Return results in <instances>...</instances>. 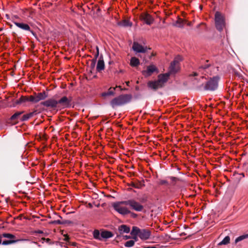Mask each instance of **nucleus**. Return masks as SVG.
Returning a JSON list of instances; mask_svg holds the SVG:
<instances>
[{"label":"nucleus","instance_id":"nucleus-1","mask_svg":"<svg viewBox=\"0 0 248 248\" xmlns=\"http://www.w3.org/2000/svg\"><path fill=\"white\" fill-rule=\"evenodd\" d=\"M170 75V73L159 74L157 77V80H150L147 82L148 88L154 92H156L158 89L163 88L168 81Z\"/></svg>","mask_w":248,"mask_h":248},{"label":"nucleus","instance_id":"nucleus-2","mask_svg":"<svg viewBox=\"0 0 248 248\" xmlns=\"http://www.w3.org/2000/svg\"><path fill=\"white\" fill-rule=\"evenodd\" d=\"M132 99V95L131 94H122L112 99L110 104L113 108H115L116 107L129 103Z\"/></svg>","mask_w":248,"mask_h":248},{"label":"nucleus","instance_id":"nucleus-3","mask_svg":"<svg viewBox=\"0 0 248 248\" xmlns=\"http://www.w3.org/2000/svg\"><path fill=\"white\" fill-rule=\"evenodd\" d=\"M93 235L95 240L100 241H106L107 239L112 237L114 234L112 232L105 229L100 230L95 229L93 232Z\"/></svg>","mask_w":248,"mask_h":248},{"label":"nucleus","instance_id":"nucleus-4","mask_svg":"<svg viewBox=\"0 0 248 248\" xmlns=\"http://www.w3.org/2000/svg\"><path fill=\"white\" fill-rule=\"evenodd\" d=\"M218 76H214L207 81L205 84L203 89L205 91H214L217 89L218 81L220 80Z\"/></svg>","mask_w":248,"mask_h":248},{"label":"nucleus","instance_id":"nucleus-5","mask_svg":"<svg viewBox=\"0 0 248 248\" xmlns=\"http://www.w3.org/2000/svg\"><path fill=\"white\" fill-rule=\"evenodd\" d=\"M123 203L125 206H128L131 209L137 212H141L144 209V206L134 199L124 201Z\"/></svg>","mask_w":248,"mask_h":248},{"label":"nucleus","instance_id":"nucleus-6","mask_svg":"<svg viewBox=\"0 0 248 248\" xmlns=\"http://www.w3.org/2000/svg\"><path fill=\"white\" fill-rule=\"evenodd\" d=\"M123 202L124 201L114 202L112 204V207L119 214L125 216L130 213V210L126 207L123 206L125 205Z\"/></svg>","mask_w":248,"mask_h":248},{"label":"nucleus","instance_id":"nucleus-7","mask_svg":"<svg viewBox=\"0 0 248 248\" xmlns=\"http://www.w3.org/2000/svg\"><path fill=\"white\" fill-rule=\"evenodd\" d=\"M215 19L217 29L221 31L225 27V21L223 16L219 12H217L215 14Z\"/></svg>","mask_w":248,"mask_h":248},{"label":"nucleus","instance_id":"nucleus-8","mask_svg":"<svg viewBox=\"0 0 248 248\" xmlns=\"http://www.w3.org/2000/svg\"><path fill=\"white\" fill-rule=\"evenodd\" d=\"M12 22L19 28L25 31H29L31 32L35 38H37L36 34L31 30L29 25L26 23L23 22H18L14 20V18L12 19Z\"/></svg>","mask_w":248,"mask_h":248},{"label":"nucleus","instance_id":"nucleus-9","mask_svg":"<svg viewBox=\"0 0 248 248\" xmlns=\"http://www.w3.org/2000/svg\"><path fill=\"white\" fill-rule=\"evenodd\" d=\"M71 99L64 96L57 101L58 108H68L71 105Z\"/></svg>","mask_w":248,"mask_h":248},{"label":"nucleus","instance_id":"nucleus-10","mask_svg":"<svg viewBox=\"0 0 248 248\" xmlns=\"http://www.w3.org/2000/svg\"><path fill=\"white\" fill-rule=\"evenodd\" d=\"M40 104L53 109H55L57 108H58L57 100L53 98H50L42 102Z\"/></svg>","mask_w":248,"mask_h":248},{"label":"nucleus","instance_id":"nucleus-11","mask_svg":"<svg viewBox=\"0 0 248 248\" xmlns=\"http://www.w3.org/2000/svg\"><path fill=\"white\" fill-rule=\"evenodd\" d=\"M181 61V57L180 56H177L175 58L170 66V73H175L178 71V63Z\"/></svg>","mask_w":248,"mask_h":248},{"label":"nucleus","instance_id":"nucleus-12","mask_svg":"<svg viewBox=\"0 0 248 248\" xmlns=\"http://www.w3.org/2000/svg\"><path fill=\"white\" fill-rule=\"evenodd\" d=\"M132 49L137 53H145L147 49H150L151 48L147 46H143L137 42H134Z\"/></svg>","mask_w":248,"mask_h":248},{"label":"nucleus","instance_id":"nucleus-13","mask_svg":"<svg viewBox=\"0 0 248 248\" xmlns=\"http://www.w3.org/2000/svg\"><path fill=\"white\" fill-rule=\"evenodd\" d=\"M24 111H17L8 120V123L12 125H15L18 123V119H20V116Z\"/></svg>","mask_w":248,"mask_h":248},{"label":"nucleus","instance_id":"nucleus-14","mask_svg":"<svg viewBox=\"0 0 248 248\" xmlns=\"http://www.w3.org/2000/svg\"><path fill=\"white\" fill-rule=\"evenodd\" d=\"M141 20L144 21L147 25H151L154 22L153 17L147 13H142L140 16Z\"/></svg>","mask_w":248,"mask_h":248},{"label":"nucleus","instance_id":"nucleus-15","mask_svg":"<svg viewBox=\"0 0 248 248\" xmlns=\"http://www.w3.org/2000/svg\"><path fill=\"white\" fill-rule=\"evenodd\" d=\"M155 72H158V69L154 65H150L147 66L146 70L142 71V74L145 77H149Z\"/></svg>","mask_w":248,"mask_h":248},{"label":"nucleus","instance_id":"nucleus-16","mask_svg":"<svg viewBox=\"0 0 248 248\" xmlns=\"http://www.w3.org/2000/svg\"><path fill=\"white\" fill-rule=\"evenodd\" d=\"M24 168V163L21 161H18L14 163L11 166V169L15 172H19Z\"/></svg>","mask_w":248,"mask_h":248},{"label":"nucleus","instance_id":"nucleus-17","mask_svg":"<svg viewBox=\"0 0 248 248\" xmlns=\"http://www.w3.org/2000/svg\"><path fill=\"white\" fill-rule=\"evenodd\" d=\"M151 235V232L147 229H141L139 237L142 240L148 239Z\"/></svg>","mask_w":248,"mask_h":248},{"label":"nucleus","instance_id":"nucleus-18","mask_svg":"<svg viewBox=\"0 0 248 248\" xmlns=\"http://www.w3.org/2000/svg\"><path fill=\"white\" fill-rule=\"evenodd\" d=\"M34 94L35 97L36 103L39 102L41 100H44L48 97V95L45 91H43L39 93H34Z\"/></svg>","mask_w":248,"mask_h":248},{"label":"nucleus","instance_id":"nucleus-19","mask_svg":"<svg viewBox=\"0 0 248 248\" xmlns=\"http://www.w3.org/2000/svg\"><path fill=\"white\" fill-rule=\"evenodd\" d=\"M105 68V63L103 60V56L101 55L97 62L96 66V71L98 72H101Z\"/></svg>","mask_w":248,"mask_h":248},{"label":"nucleus","instance_id":"nucleus-20","mask_svg":"<svg viewBox=\"0 0 248 248\" xmlns=\"http://www.w3.org/2000/svg\"><path fill=\"white\" fill-rule=\"evenodd\" d=\"M186 22H187L186 20L183 19L180 17H178L177 20L176 21V22L174 23H173V25L176 27L182 28L184 27V25L185 24V23H186Z\"/></svg>","mask_w":248,"mask_h":248},{"label":"nucleus","instance_id":"nucleus-21","mask_svg":"<svg viewBox=\"0 0 248 248\" xmlns=\"http://www.w3.org/2000/svg\"><path fill=\"white\" fill-rule=\"evenodd\" d=\"M131 186L138 189H140L145 186L144 180L141 181H138L137 182H131L130 184Z\"/></svg>","mask_w":248,"mask_h":248},{"label":"nucleus","instance_id":"nucleus-22","mask_svg":"<svg viewBox=\"0 0 248 248\" xmlns=\"http://www.w3.org/2000/svg\"><path fill=\"white\" fill-rule=\"evenodd\" d=\"M118 25L123 27H131L132 23L127 19H124L118 23Z\"/></svg>","mask_w":248,"mask_h":248},{"label":"nucleus","instance_id":"nucleus-23","mask_svg":"<svg viewBox=\"0 0 248 248\" xmlns=\"http://www.w3.org/2000/svg\"><path fill=\"white\" fill-rule=\"evenodd\" d=\"M120 234L123 233H128L130 232V228L126 225H121L118 228Z\"/></svg>","mask_w":248,"mask_h":248},{"label":"nucleus","instance_id":"nucleus-24","mask_svg":"<svg viewBox=\"0 0 248 248\" xmlns=\"http://www.w3.org/2000/svg\"><path fill=\"white\" fill-rule=\"evenodd\" d=\"M23 239H9V240H5L3 241H2V245H8L13 244L16 243L18 242L23 241Z\"/></svg>","mask_w":248,"mask_h":248},{"label":"nucleus","instance_id":"nucleus-25","mask_svg":"<svg viewBox=\"0 0 248 248\" xmlns=\"http://www.w3.org/2000/svg\"><path fill=\"white\" fill-rule=\"evenodd\" d=\"M130 64L132 67H137L140 64V61L136 57H132L130 60Z\"/></svg>","mask_w":248,"mask_h":248},{"label":"nucleus","instance_id":"nucleus-26","mask_svg":"<svg viewBox=\"0 0 248 248\" xmlns=\"http://www.w3.org/2000/svg\"><path fill=\"white\" fill-rule=\"evenodd\" d=\"M115 90V88L110 87L108 92H104L102 93V96L105 97L108 95H114V91Z\"/></svg>","mask_w":248,"mask_h":248},{"label":"nucleus","instance_id":"nucleus-27","mask_svg":"<svg viewBox=\"0 0 248 248\" xmlns=\"http://www.w3.org/2000/svg\"><path fill=\"white\" fill-rule=\"evenodd\" d=\"M2 238L3 237L8 238L9 239H16V237L13 234L9 233H3L2 234H0Z\"/></svg>","mask_w":248,"mask_h":248},{"label":"nucleus","instance_id":"nucleus-28","mask_svg":"<svg viewBox=\"0 0 248 248\" xmlns=\"http://www.w3.org/2000/svg\"><path fill=\"white\" fill-rule=\"evenodd\" d=\"M141 229H139L138 227L136 226H133L132 227V231L131 232V234L132 235H139Z\"/></svg>","mask_w":248,"mask_h":248},{"label":"nucleus","instance_id":"nucleus-29","mask_svg":"<svg viewBox=\"0 0 248 248\" xmlns=\"http://www.w3.org/2000/svg\"><path fill=\"white\" fill-rule=\"evenodd\" d=\"M28 101V96H21L16 102V104H19Z\"/></svg>","mask_w":248,"mask_h":248},{"label":"nucleus","instance_id":"nucleus-30","mask_svg":"<svg viewBox=\"0 0 248 248\" xmlns=\"http://www.w3.org/2000/svg\"><path fill=\"white\" fill-rule=\"evenodd\" d=\"M230 238L226 236L219 244V245H227L230 243Z\"/></svg>","mask_w":248,"mask_h":248},{"label":"nucleus","instance_id":"nucleus-31","mask_svg":"<svg viewBox=\"0 0 248 248\" xmlns=\"http://www.w3.org/2000/svg\"><path fill=\"white\" fill-rule=\"evenodd\" d=\"M248 238V234H244L237 237L235 240V243H237L245 239Z\"/></svg>","mask_w":248,"mask_h":248},{"label":"nucleus","instance_id":"nucleus-32","mask_svg":"<svg viewBox=\"0 0 248 248\" xmlns=\"http://www.w3.org/2000/svg\"><path fill=\"white\" fill-rule=\"evenodd\" d=\"M43 110V109H41V108L37 109V108H34L33 109V110L32 112H30V114L31 115V116L32 117L33 116L41 113Z\"/></svg>","mask_w":248,"mask_h":248},{"label":"nucleus","instance_id":"nucleus-33","mask_svg":"<svg viewBox=\"0 0 248 248\" xmlns=\"http://www.w3.org/2000/svg\"><path fill=\"white\" fill-rule=\"evenodd\" d=\"M43 110V109H41V108L37 109V108H34L33 109V110L32 112H30V114L31 115V116L32 117L33 116L41 113Z\"/></svg>","mask_w":248,"mask_h":248},{"label":"nucleus","instance_id":"nucleus-34","mask_svg":"<svg viewBox=\"0 0 248 248\" xmlns=\"http://www.w3.org/2000/svg\"><path fill=\"white\" fill-rule=\"evenodd\" d=\"M43 110V109H41V108L37 109V108H34L33 109V110L32 112H30V114L31 115V116L32 117L33 116L41 113Z\"/></svg>","mask_w":248,"mask_h":248},{"label":"nucleus","instance_id":"nucleus-35","mask_svg":"<svg viewBox=\"0 0 248 248\" xmlns=\"http://www.w3.org/2000/svg\"><path fill=\"white\" fill-rule=\"evenodd\" d=\"M135 243V241H134V240H130L126 241L124 243V245L126 247L130 248L133 247Z\"/></svg>","mask_w":248,"mask_h":248},{"label":"nucleus","instance_id":"nucleus-36","mask_svg":"<svg viewBox=\"0 0 248 248\" xmlns=\"http://www.w3.org/2000/svg\"><path fill=\"white\" fill-rule=\"evenodd\" d=\"M31 115L30 114V113L23 115L20 118V121L22 122L27 121L30 118H31Z\"/></svg>","mask_w":248,"mask_h":248},{"label":"nucleus","instance_id":"nucleus-37","mask_svg":"<svg viewBox=\"0 0 248 248\" xmlns=\"http://www.w3.org/2000/svg\"><path fill=\"white\" fill-rule=\"evenodd\" d=\"M211 66L210 64H205L203 65L200 66L198 68V70L199 72L202 71V70H206Z\"/></svg>","mask_w":248,"mask_h":248},{"label":"nucleus","instance_id":"nucleus-38","mask_svg":"<svg viewBox=\"0 0 248 248\" xmlns=\"http://www.w3.org/2000/svg\"><path fill=\"white\" fill-rule=\"evenodd\" d=\"M28 101H30L33 103H36L35 97L34 94L33 95L28 96Z\"/></svg>","mask_w":248,"mask_h":248},{"label":"nucleus","instance_id":"nucleus-39","mask_svg":"<svg viewBox=\"0 0 248 248\" xmlns=\"http://www.w3.org/2000/svg\"><path fill=\"white\" fill-rule=\"evenodd\" d=\"M71 224H73V222L70 221V220H62V225H65V224H67V225H70Z\"/></svg>","mask_w":248,"mask_h":248},{"label":"nucleus","instance_id":"nucleus-40","mask_svg":"<svg viewBox=\"0 0 248 248\" xmlns=\"http://www.w3.org/2000/svg\"><path fill=\"white\" fill-rule=\"evenodd\" d=\"M63 236H64V238L63 239V240L67 242L69 244H70V242H69L70 238H69V236L68 235V234H64Z\"/></svg>","mask_w":248,"mask_h":248},{"label":"nucleus","instance_id":"nucleus-41","mask_svg":"<svg viewBox=\"0 0 248 248\" xmlns=\"http://www.w3.org/2000/svg\"><path fill=\"white\" fill-rule=\"evenodd\" d=\"M95 63L91 62L90 68H91L90 72L92 73L93 71L94 70L95 66Z\"/></svg>","mask_w":248,"mask_h":248},{"label":"nucleus","instance_id":"nucleus-42","mask_svg":"<svg viewBox=\"0 0 248 248\" xmlns=\"http://www.w3.org/2000/svg\"><path fill=\"white\" fill-rule=\"evenodd\" d=\"M159 184L160 185H169V183H168V182L165 180H162L160 181V183Z\"/></svg>","mask_w":248,"mask_h":248},{"label":"nucleus","instance_id":"nucleus-43","mask_svg":"<svg viewBox=\"0 0 248 248\" xmlns=\"http://www.w3.org/2000/svg\"><path fill=\"white\" fill-rule=\"evenodd\" d=\"M169 178L173 182H175L179 180V178L173 176H170L169 177Z\"/></svg>","mask_w":248,"mask_h":248},{"label":"nucleus","instance_id":"nucleus-44","mask_svg":"<svg viewBox=\"0 0 248 248\" xmlns=\"http://www.w3.org/2000/svg\"><path fill=\"white\" fill-rule=\"evenodd\" d=\"M131 215V217L133 218H136L138 217V215L136 213H134L133 212H131L130 211V213H129Z\"/></svg>","mask_w":248,"mask_h":248},{"label":"nucleus","instance_id":"nucleus-45","mask_svg":"<svg viewBox=\"0 0 248 248\" xmlns=\"http://www.w3.org/2000/svg\"><path fill=\"white\" fill-rule=\"evenodd\" d=\"M96 53L94 55V58H97V57L99 56V48L98 46H96Z\"/></svg>","mask_w":248,"mask_h":248},{"label":"nucleus","instance_id":"nucleus-46","mask_svg":"<svg viewBox=\"0 0 248 248\" xmlns=\"http://www.w3.org/2000/svg\"><path fill=\"white\" fill-rule=\"evenodd\" d=\"M56 221L57 224H62V220L61 221L60 220H56Z\"/></svg>","mask_w":248,"mask_h":248},{"label":"nucleus","instance_id":"nucleus-47","mask_svg":"<svg viewBox=\"0 0 248 248\" xmlns=\"http://www.w3.org/2000/svg\"><path fill=\"white\" fill-rule=\"evenodd\" d=\"M46 243H47L48 244H51V240L49 239V238H46V241H45Z\"/></svg>","mask_w":248,"mask_h":248},{"label":"nucleus","instance_id":"nucleus-48","mask_svg":"<svg viewBox=\"0 0 248 248\" xmlns=\"http://www.w3.org/2000/svg\"><path fill=\"white\" fill-rule=\"evenodd\" d=\"M97 58H94L93 59L91 60V62L94 63L96 64Z\"/></svg>","mask_w":248,"mask_h":248},{"label":"nucleus","instance_id":"nucleus-49","mask_svg":"<svg viewBox=\"0 0 248 248\" xmlns=\"http://www.w3.org/2000/svg\"><path fill=\"white\" fill-rule=\"evenodd\" d=\"M143 248H157L155 246H147V247H144Z\"/></svg>","mask_w":248,"mask_h":248},{"label":"nucleus","instance_id":"nucleus-50","mask_svg":"<svg viewBox=\"0 0 248 248\" xmlns=\"http://www.w3.org/2000/svg\"><path fill=\"white\" fill-rule=\"evenodd\" d=\"M198 73L197 72H194L191 75V76H198Z\"/></svg>","mask_w":248,"mask_h":248},{"label":"nucleus","instance_id":"nucleus-51","mask_svg":"<svg viewBox=\"0 0 248 248\" xmlns=\"http://www.w3.org/2000/svg\"><path fill=\"white\" fill-rule=\"evenodd\" d=\"M137 236L138 235H134L133 237V239L134 241H137L138 240V237H137Z\"/></svg>","mask_w":248,"mask_h":248},{"label":"nucleus","instance_id":"nucleus-52","mask_svg":"<svg viewBox=\"0 0 248 248\" xmlns=\"http://www.w3.org/2000/svg\"><path fill=\"white\" fill-rule=\"evenodd\" d=\"M186 24H187V25L188 26H191L192 25L191 22H188L187 21V22H186Z\"/></svg>","mask_w":248,"mask_h":248},{"label":"nucleus","instance_id":"nucleus-53","mask_svg":"<svg viewBox=\"0 0 248 248\" xmlns=\"http://www.w3.org/2000/svg\"><path fill=\"white\" fill-rule=\"evenodd\" d=\"M56 220H54V221H52L50 222V224H57L56 223Z\"/></svg>","mask_w":248,"mask_h":248},{"label":"nucleus","instance_id":"nucleus-54","mask_svg":"<svg viewBox=\"0 0 248 248\" xmlns=\"http://www.w3.org/2000/svg\"><path fill=\"white\" fill-rule=\"evenodd\" d=\"M36 233H43V232L42 231H41V230H38L36 232Z\"/></svg>","mask_w":248,"mask_h":248},{"label":"nucleus","instance_id":"nucleus-55","mask_svg":"<svg viewBox=\"0 0 248 248\" xmlns=\"http://www.w3.org/2000/svg\"><path fill=\"white\" fill-rule=\"evenodd\" d=\"M155 53L152 52L150 58L151 59L152 57L155 56Z\"/></svg>","mask_w":248,"mask_h":248},{"label":"nucleus","instance_id":"nucleus-56","mask_svg":"<svg viewBox=\"0 0 248 248\" xmlns=\"http://www.w3.org/2000/svg\"><path fill=\"white\" fill-rule=\"evenodd\" d=\"M124 237H125V239H127L130 238V236L125 235V236H124Z\"/></svg>","mask_w":248,"mask_h":248},{"label":"nucleus","instance_id":"nucleus-57","mask_svg":"<svg viewBox=\"0 0 248 248\" xmlns=\"http://www.w3.org/2000/svg\"><path fill=\"white\" fill-rule=\"evenodd\" d=\"M2 244V237L1 235L0 234V245Z\"/></svg>","mask_w":248,"mask_h":248},{"label":"nucleus","instance_id":"nucleus-58","mask_svg":"<svg viewBox=\"0 0 248 248\" xmlns=\"http://www.w3.org/2000/svg\"><path fill=\"white\" fill-rule=\"evenodd\" d=\"M7 24L9 26V27H10V28H12L13 25H12L11 24H10V23H7Z\"/></svg>","mask_w":248,"mask_h":248},{"label":"nucleus","instance_id":"nucleus-59","mask_svg":"<svg viewBox=\"0 0 248 248\" xmlns=\"http://www.w3.org/2000/svg\"><path fill=\"white\" fill-rule=\"evenodd\" d=\"M71 245H72V246H76V245H77V243H75V242H74V243H72L71 244Z\"/></svg>","mask_w":248,"mask_h":248},{"label":"nucleus","instance_id":"nucleus-60","mask_svg":"<svg viewBox=\"0 0 248 248\" xmlns=\"http://www.w3.org/2000/svg\"><path fill=\"white\" fill-rule=\"evenodd\" d=\"M135 89L136 91H139L140 90L139 86H136Z\"/></svg>","mask_w":248,"mask_h":248},{"label":"nucleus","instance_id":"nucleus-61","mask_svg":"<svg viewBox=\"0 0 248 248\" xmlns=\"http://www.w3.org/2000/svg\"><path fill=\"white\" fill-rule=\"evenodd\" d=\"M125 83H126V85H127V86H129V83H130V82H129V81H126Z\"/></svg>","mask_w":248,"mask_h":248},{"label":"nucleus","instance_id":"nucleus-62","mask_svg":"<svg viewBox=\"0 0 248 248\" xmlns=\"http://www.w3.org/2000/svg\"><path fill=\"white\" fill-rule=\"evenodd\" d=\"M146 201V199H143L141 201V202H145Z\"/></svg>","mask_w":248,"mask_h":248},{"label":"nucleus","instance_id":"nucleus-63","mask_svg":"<svg viewBox=\"0 0 248 248\" xmlns=\"http://www.w3.org/2000/svg\"><path fill=\"white\" fill-rule=\"evenodd\" d=\"M46 238H44V237H43V238H42V240H44V241H46Z\"/></svg>","mask_w":248,"mask_h":248},{"label":"nucleus","instance_id":"nucleus-64","mask_svg":"<svg viewBox=\"0 0 248 248\" xmlns=\"http://www.w3.org/2000/svg\"><path fill=\"white\" fill-rule=\"evenodd\" d=\"M184 228H185V229L187 228H188V226H186V225H185Z\"/></svg>","mask_w":248,"mask_h":248}]
</instances>
